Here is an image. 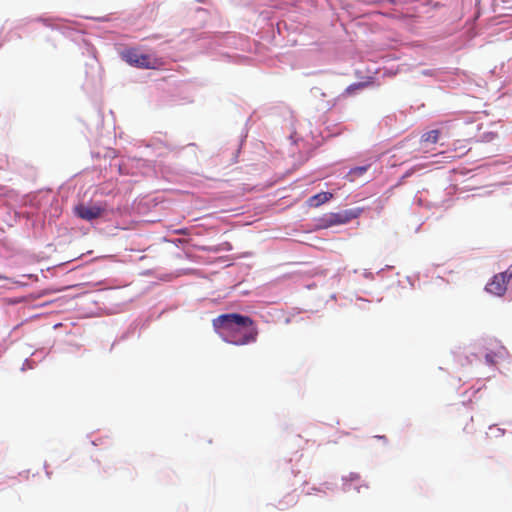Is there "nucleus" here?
<instances>
[{
	"label": "nucleus",
	"instance_id": "1",
	"mask_svg": "<svg viewBox=\"0 0 512 512\" xmlns=\"http://www.w3.org/2000/svg\"><path fill=\"white\" fill-rule=\"evenodd\" d=\"M212 325L225 342L236 346L254 343L258 337L254 321L238 313L219 315L212 320Z\"/></svg>",
	"mask_w": 512,
	"mask_h": 512
},
{
	"label": "nucleus",
	"instance_id": "2",
	"mask_svg": "<svg viewBox=\"0 0 512 512\" xmlns=\"http://www.w3.org/2000/svg\"><path fill=\"white\" fill-rule=\"evenodd\" d=\"M122 58L128 64L145 69H153L156 67L157 60L149 54L141 53L138 49L130 48L122 52Z\"/></svg>",
	"mask_w": 512,
	"mask_h": 512
},
{
	"label": "nucleus",
	"instance_id": "3",
	"mask_svg": "<svg viewBox=\"0 0 512 512\" xmlns=\"http://www.w3.org/2000/svg\"><path fill=\"white\" fill-rule=\"evenodd\" d=\"M510 280H512V264L506 271L496 274L486 285V290L496 296H502L505 294Z\"/></svg>",
	"mask_w": 512,
	"mask_h": 512
},
{
	"label": "nucleus",
	"instance_id": "4",
	"mask_svg": "<svg viewBox=\"0 0 512 512\" xmlns=\"http://www.w3.org/2000/svg\"><path fill=\"white\" fill-rule=\"evenodd\" d=\"M362 212L361 208L356 209H347L344 211H340L337 213H330L328 214L324 221L326 223V227L335 226V225H342L350 222L353 219H356L360 216Z\"/></svg>",
	"mask_w": 512,
	"mask_h": 512
},
{
	"label": "nucleus",
	"instance_id": "5",
	"mask_svg": "<svg viewBox=\"0 0 512 512\" xmlns=\"http://www.w3.org/2000/svg\"><path fill=\"white\" fill-rule=\"evenodd\" d=\"M106 208L102 205H85L80 204L75 207V214L86 221H92L94 219L100 218L105 213Z\"/></svg>",
	"mask_w": 512,
	"mask_h": 512
},
{
	"label": "nucleus",
	"instance_id": "6",
	"mask_svg": "<svg viewBox=\"0 0 512 512\" xmlns=\"http://www.w3.org/2000/svg\"><path fill=\"white\" fill-rule=\"evenodd\" d=\"M333 198V194L330 192H320L308 199V205L310 207H319L320 205L328 202Z\"/></svg>",
	"mask_w": 512,
	"mask_h": 512
},
{
	"label": "nucleus",
	"instance_id": "7",
	"mask_svg": "<svg viewBox=\"0 0 512 512\" xmlns=\"http://www.w3.org/2000/svg\"><path fill=\"white\" fill-rule=\"evenodd\" d=\"M440 134V130L438 129L428 131L421 136V142L424 144H436Z\"/></svg>",
	"mask_w": 512,
	"mask_h": 512
},
{
	"label": "nucleus",
	"instance_id": "8",
	"mask_svg": "<svg viewBox=\"0 0 512 512\" xmlns=\"http://www.w3.org/2000/svg\"><path fill=\"white\" fill-rule=\"evenodd\" d=\"M368 166H359L352 168L349 172L352 176H361L367 171Z\"/></svg>",
	"mask_w": 512,
	"mask_h": 512
},
{
	"label": "nucleus",
	"instance_id": "9",
	"mask_svg": "<svg viewBox=\"0 0 512 512\" xmlns=\"http://www.w3.org/2000/svg\"><path fill=\"white\" fill-rule=\"evenodd\" d=\"M361 87H363V84H353V85H350V86L346 89V92L350 94V93H352L354 90L359 89V88H361Z\"/></svg>",
	"mask_w": 512,
	"mask_h": 512
},
{
	"label": "nucleus",
	"instance_id": "10",
	"mask_svg": "<svg viewBox=\"0 0 512 512\" xmlns=\"http://www.w3.org/2000/svg\"><path fill=\"white\" fill-rule=\"evenodd\" d=\"M494 357H495V354L488 353V354H486L485 359L489 364H494L495 363Z\"/></svg>",
	"mask_w": 512,
	"mask_h": 512
},
{
	"label": "nucleus",
	"instance_id": "11",
	"mask_svg": "<svg viewBox=\"0 0 512 512\" xmlns=\"http://www.w3.org/2000/svg\"><path fill=\"white\" fill-rule=\"evenodd\" d=\"M378 438H380V439H386V437H385V436H379Z\"/></svg>",
	"mask_w": 512,
	"mask_h": 512
}]
</instances>
